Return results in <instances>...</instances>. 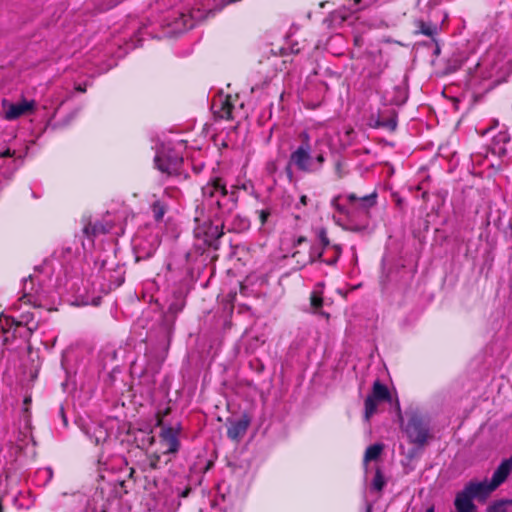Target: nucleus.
I'll use <instances>...</instances> for the list:
<instances>
[{
	"label": "nucleus",
	"mask_w": 512,
	"mask_h": 512,
	"mask_svg": "<svg viewBox=\"0 0 512 512\" xmlns=\"http://www.w3.org/2000/svg\"><path fill=\"white\" fill-rule=\"evenodd\" d=\"M297 145L290 153V164L294 168L305 174H316L322 171L326 162L325 152L314 150L312 137L307 130L301 131L297 135Z\"/></svg>",
	"instance_id": "obj_1"
},
{
	"label": "nucleus",
	"mask_w": 512,
	"mask_h": 512,
	"mask_svg": "<svg viewBox=\"0 0 512 512\" xmlns=\"http://www.w3.org/2000/svg\"><path fill=\"white\" fill-rule=\"evenodd\" d=\"M377 192L364 196H358L356 193L346 195L347 205L334 204L336 210L347 217L350 226L347 228L351 232H361L368 226L370 208L376 205Z\"/></svg>",
	"instance_id": "obj_2"
},
{
	"label": "nucleus",
	"mask_w": 512,
	"mask_h": 512,
	"mask_svg": "<svg viewBox=\"0 0 512 512\" xmlns=\"http://www.w3.org/2000/svg\"><path fill=\"white\" fill-rule=\"evenodd\" d=\"M155 167L168 177H173L179 181L189 178V174L184 171V159L178 153L168 150L156 154L154 158Z\"/></svg>",
	"instance_id": "obj_3"
},
{
	"label": "nucleus",
	"mask_w": 512,
	"mask_h": 512,
	"mask_svg": "<svg viewBox=\"0 0 512 512\" xmlns=\"http://www.w3.org/2000/svg\"><path fill=\"white\" fill-rule=\"evenodd\" d=\"M196 226L194 235L196 238L203 239L204 243L213 250L220 249V239L224 235L225 223L213 224L210 220L201 223L199 217L194 219Z\"/></svg>",
	"instance_id": "obj_4"
},
{
	"label": "nucleus",
	"mask_w": 512,
	"mask_h": 512,
	"mask_svg": "<svg viewBox=\"0 0 512 512\" xmlns=\"http://www.w3.org/2000/svg\"><path fill=\"white\" fill-rule=\"evenodd\" d=\"M182 425L176 422L173 426H163L159 432V444L162 448L163 456H175L181 447L180 434Z\"/></svg>",
	"instance_id": "obj_5"
},
{
	"label": "nucleus",
	"mask_w": 512,
	"mask_h": 512,
	"mask_svg": "<svg viewBox=\"0 0 512 512\" xmlns=\"http://www.w3.org/2000/svg\"><path fill=\"white\" fill-rule=\"evenodd\" d=\"M409 441L419 448H423L430 437L429 428L423 417L417 413L410 415L405 427Z\"/></svg>",
	"instance_id": "obj_6"
},
{
	"label": "nucleus",
	"mask_w": 512,
	"mask_h": 512,
	"mask_svg": "<svg viewBox=\"0 0 512 512\" xmlns=\"http://www.w3.org/2000/svg\"><path fill=\"white\" fill-rule=\"evenodd\" d=\"M391 401V394L386 385L376 380L372 387V393L369 394L364 402L365 417L369 419L377 410L378 402Z\"/></svg>",
	"instance_id": "obj_7"
},
{
	"label": "nucleus",
	"mask_w": 512,
	"mask_h": 512,
	"mask_svg": "<svg viewBox=\"0 0 512 512\" xmlns=\"http://www.w3.org/2000/svg\"><path fill=\"white\" fill-rule=\"evenodd\" d=\"M238 99V96L219 95L212 101V110L214 116L218 119L232 120V111L234 109V102Z\"/></svg>",
	"instance_id": "obj_8"
},
{
	"label": "nucleus",
	"mask_w": 512,
	"mask_h": 512,
	"mask_svg": "<svg viewBox=\"0 0 512 512\" xmlns=\"http://www.w3.org/2000/svg\"><path fill=\"white\" fill-rule=\"evenodd\" d=\"M2 107L4 109V118L12 121L32 112L34 110V101L23 100L20 103H10L7 99H3Z\"/></svg>",
	"instance_id": "obj_9"
},
{
	"label": "nucleus",
	"mask_w": 512,
	"mask_h": 512,
	"mask_svg": "<svg viewBox=\"0 0 512 512\" xmlns=\"http://www.w3.org/2000/svg\"><path fill=\"white\" fill-rule=\"evenodd\" d=\"M226 183L220 177L211 179L202 187V195L207 200L216 199V204L220 207V197L227 195Z\"/></svg>",
	"instance_id": "obj_10"
},
{
	"label": "nucleus",
	"mask_w": 512,
	"mask_h": 512,
	"mask_svg": "<svg viewBox=\"0 0 512 512\" xmlns=\"http://www.w3.org/2000/svg\"><path fill=\"white\" fill-rule=\"evenodd\" d=\"M114 227L113 222L108 220L91 222L87 220L84 223L83 233L84 235L93 240L95 237L109 233Z\"/></svg>",
	"instance_id": "obj_11"
},
{
	"label": "nucleus",
	"mask_w": 512,
	"mask_h": 512,
	"mask_svg": "<svg viewBox=\"0 0 512 512\" xmlns=\"http://www.w3.org/2000/svg\"><path fill=\"white\" fill-rule=\"evenodd\" d=\"M464 489L468 492L473 498L477 499H485L489 496L496 488L492 486L491 482L482 481V482H469Z\"/></svg>",
	"instance_id": "obj_12"
},
{
	"label": "nucleus",
	"mask_w": 512,
	"mask_h": 512,
	"mask_svg": "<svg viewBox=\"0 0 512 512\" xmlns=\"http://www.w3.org/2000/svg\"><path fill=\"white\" fill-rule=\"evenodd\" d=\"M473 497L466 492V489L461 490L456 494L454 506L457 512H476V505L473 503Z\"/></svg>",
	"instance_id": "obj_13"
},
{
	"label": "nucleus",
	"mask_w": 512,
	"mask_h": 512,
	"mask_svg": "<svg viewBox=\"0 0 512 512\" xmlns=\"http://www.w3.org/2000/svg\"><path fill=\"white\" fill-rule=\"evenodd\" d=\"M512 471V460H503L497 469L494 471L491 483L495 488L499 487L509 476Z\"/></svg>",
	"instance_id": "obj_14"
},
{
	"label": "nucleus",
	"mask_w": 512,
	"mask_h": 512,
	"mask_svg": "<svg viewBox=\"0 0 512 512\" xmlns=\"http://www.w3.org/2000/svg\"><path fill=\"white\" fill-rule=\"evenodd\" d=\"M249 426V420L246 418L232 422L227 428V436L233 441H239L245 434Z\"/></svg>",
	"instance_id": "obj_15"
},
{
	"label": "nucleus",
	"mask_w": 512,
	"mask_h": 512,
	"mask_svg": "<svg viewBox=\"0 0 512 512\" xmlns=\"http://www.w3.org/2000/svg\"><path fill=\"white\" fill-rule=\"evenodd\" d=\"M161 456H163L162 453L160 454L157 452H152V453L146 454L145 460L139 462V464H138L139 469L143 473H148V472H151L154 470L161 469L162 468Z\"/></svg>",
	"instance_id": "obj_16"
},
{
	"label": "nucleus",
	"mask_w": 512,
	"mask_h": 512,
	"mask_svg": "<svg viewBox=\"0 0 512 512\" xmlns=\"http://www.w3.org/2000/svg\"><path fill=\"white\" fill-rule=\"evenodd\" d=\"M250 226V222L246 217L235 215L232 222L227 227L228 232L240 233L247 230Z\"/></svg>",
	"instance_id": "obj_17"
},
{
	"label": "nucleus",
	"mask_w": 512,
	"mask_h": 512,
	"mask_svg": "<svg viewBox=\"0 0 512 512\" xmlns=\"http://www.w3.org/2000/svg\"><path fill=\"white\" fill-rule=\"evenodd\" d=\"M310 306L314 313H318V314L326 317L327 319L329 318V314L321 310L323 307V297H322L321 293L316 292V291L311 292Z\"/></svg>",
	"instance_id": "obj_18"
},
{
	"label": "nucleus",
	"mask_w": 512,
	"mask_h": 512,
	"mask_svg": "<svg viewBox=\"0 0 512 512\" xmlns=\"http://www.w3.org/2000/svg\"><path fill=\"white\" fill-rule=\"evenodd\" d=\"M415 25L418 28V30L415 32L416 34H423L432 39L437 34V26L435 24L426 23L423 20H417L415 21Z\"/></svg>",
	"instance_id": "obj_19"
},
{
	"label": "nucleus",
	"mask_w": 512,
	"mask_h": 512,
	"mask_svg": "<svg viewBox=\"0 0 512 512\" xmlns=\"http://www.w3.org/2000/svg\"><path fill=\"white\" fill-rule=\"evenodd\" d=\"M168 210V205L166 202L162 200H156L151 204V211L153 214V218L156 222H160L163 220L164 215Z\"/></svg>",
	"instance_id": "obj_20"
},
{
	"label": "nucleus",
	"mask_w": 512,
	"mask_h": 512,
	"mask_svg": "<svg viewBox=\"0 0 512 512\" xmlns=\"http://www.w3.org/2000/svg\"><path fill=\"white\" fill-rule=\"evenodd\" d=\"M382 451H383L382 444L377 443V444L370 445L365 451L364 461L370 462V461L377 460L379 458V456L381 455Z\"/></svg>",
	"instance_id": "obj_21"
},
{
	"label": "nucleus",
	"mask_w": 512,
	"mask_h": 512,
	"mask_svg": "<svg viewBox=\"0 0 512 512\" xmlns=\"http://www.w3.org/2000/svg\"><path fill=\"white\" fill-rule=\"evenodd\" d=\"M325 252H327V250H323V249L316 250L314 247H311L308 259L302 261L301 267H305L307 264H312V263H314L316 261L323 262V260L325 259L324 258Z\"/></svg>",
	"instance_id": "obj_22"
},
{
	"label": "nucleus",
	"mask_w": 512,
	"mask_h": 512,
	"mask_svg": "<svg viewBox=\"0 0 512 512\" xmlns=\"http://www.w3.org/2000/svg\"><path fill=\"white\" fill-rule=\"evenodd\" d=\"M171 413V407L167 405L165 408L161 409L159 408L156 411L155 418H156V427L162 428L163 426H173V424H167L165 423V417L168 416Z\"/></svg>",
	"instance_id": "obj_23"
},
{
	"label": "nucleus",
	"mask_w": 512,
	"mask_h": 512,
	"mask_svg": "<svg viewBox=\"0 0 512 512\" xmlns=\"http://www.w3.org/2000/svg\"><path fill=\"white\" fill-rule=\"evenodd\" d=\"M17 325L26 326L30 334L38 328V324L33 321V315L31 314H22Z\"/></svg>",
	"instance_id": "obj_24"
},
{
	"label": "nucleus",
	"mask_w": 512,
	"mask_h": 512,
	"mask_svg": "<svg viewBox=\"0 0 512 512\" xmlns=\"http://www.w3.org/2000/svg\"><path fill=\"white\" fill-rule=\"evenodd\" d=\"M385 484H386V481H385L382 471L379 468L376 469L375 475H374V478L372 481V488L377 492H381L383 490Z\"/></svg>",
	"instance_id": "obj_25"
},
{
	"label": "nucleus",
	"mask_w": 512,
	"mask_h": 512,
	"mask_svg": "<svg viewBox=\"0 0 512 512\" xmlns=\"http://www.w3.org/2000/svg\"><path fill=\"white\" fill-rule=\"evenodd\" d=\"M330 250H332V255H330V257H328V258H325L323 260V263H325L329 266H333L338 262V260L341 256V253H342V249L339 245L334 244L331 246Z\"/></svg>",
	"instance_id": "obj_26"
},
{
	"label": "nucleus",
	"mask_w": 512,
	"mask_h": 512,
	"mask_svg": "<svg viewBox=\"0 0 512 512\" xmlns=\"http://www.w3.org/2000/svg\"><path fill=\"white\" fill-rule=\"evenodd\" d=\"M378 127H385L390 131H394L397 127V115L393 113V115L387 119H379L377 121Z\"/></svg>",
	"instance_id": "obj_27"
},
{
	"label": "nucleus",
	"mask_w": 512,
	"mask_h": 512,
	"mask_svg": "<svg viewBox=\"0 0 512 512\" xmlns=\"http://www.w3.org/2000/svg\"><path fill=\"white\" fill-rule=\"evenodd\" d=\"M334 171L337 179H343L348 174L345 162L342 160H337L334 163Z\"/></svg>",
	"instance_id": "obj_28"
},
{
	"label": "nucleus",
	"mask_w": 512,
	"mask_h": 512,
	"mask_svg": "<svg viewBox=\"0 0 512 512\" xmlns=\"http://www.w3.org/2000/svg\"><path fill=\"white\" fill-rule=\"evenodd\" d=\"M318 238L321 242V249L329 251L331 249L330 240L327 236V232L324 228L320 229L318 232Z\"/></svg>",
	"instance_id": "obj_29"
},
{
	"label": "nucleus",
	"mask_w": 512,
	"mask_h": 512,
	"mask_svg": "<svg viewBox=\"0 0 512 512\" xmlns=\"http://www.w3.org/2000/svg\"><path fill=\"white\" fill-rule=\"evenodd\" d=\"M506 504V501H495L492 504H490L486 511L487 512H506L504 506Z\"/></svg>",
	"instance_id": "obj_30"
},
{
	"label": "nucleus",
	"mask_w": 512,
	"mask_h": 512,
	"mask_svg": "<svg viewBox=\"0 0 512 512\" xmlns=\"http://www.w3.org/2000/svg\"><path fill=\"white\" fill-rule=\"evenodd\" d=\"M30 281L32 283L33 281V278L32 276L30 275L27 279H25V283H24V293L21 297V300H23L24 302L26 303H31L32 302V294L30 292L27 291V281Z\"/></svg>",
	"instance_id": "obj_31"
},
{
	"label": "nucleus",
	"mask_w": 512,
	"mask_h": 512,
	"mask_svg": "<svg viewBox=\"0 0 512 512\" xmlns=\"http://www.w3.org/2000/svg\"><path fill=\"white\" fill-rule=\"evenodd\" d=\"M182 308V304L174 302L169 305L167 313L171 314L173 317H176V315L182 310Z\"/></svg>",
	"instance_id": "obj_32"
},
{
	"label": "nucleus",
	"mask_w": 512,
	"mask_h": 512,
	"mask_svg": "<svg viewBox=\"0 0 512 512\" xmlns=\"http://www.w3.org/2000/svg\"><path fill=\"white\" fill-rule=\"evenodd\" d=\"M258 214H259V221H260L261 225H264L270 216V210L262 209V210L258 211Z\"/></svg>",
	"instance_id": "obj_33"
},
{
	"label": "nucleus",
	"mask_w": 512,
	"mask_h": 512,
	"mask_svg": "<svg viewBox=\"0 0 512 512\" xmlns=\"http://www.w3.org/2000/svg\"><path fill=\"white\" fill-rule=\"evenodd\" d=\"M265 169L269 175H273L278 169L277 163L275 161H269L266 163Z\"/></svg>",
	"instance_id": "obj_34"
},
{
	"label": "nucleus",
	"mask_w": 512,
	"mask_h": 512,
	"mask_svg": "<svg viewBox=\"0 0 512 512\" xmlns=\"http://www.w3.org/2000/svg\"><path fill=\"white\" fill-rule=\"evenodd\" d=\"M117 484H118V486L121 489V491L118 492L120 496L128 493L129 487L127 485V481L126 480H119V481H117Z\"/></svg>",
	"instance_id": "obj_35"
},
{
	"label": "nucleus",
	"mask_w": 512,
	"mask_h": 512,
	"mask_svg": "<svg viewBox=\"0 0 512 512\" xmlns=\"http://www.w3.org/2000/svg\"><path fill=\"white\" fill-rule=\"evenodd\" d=\"M294 167V164H290V159L288 160V163L285 167V172H286V175L289 179V181H293V178H294V173H293V170L292 168Z\"/></svg>",
	"instance_id": "obj_36"
},
{
	"label": "nucleus",
	"mask_w": 512,
	"mask_h": 512,
	"mask_svg": "<svg viewBox=\"0 0 512 512\" xmlns=\"http://www.w3.org/2000/svg\"><path fill=\"white\" fill-rule=\"evenodd\" d=\"M18 321H19V319H15L13 317H10V318L7 319V324L10 325V328H12V327H15V328L21 327L22 325H17Z\"/></svg>",
	"instance_id": "obj_37"
},
{
	"label": "nucleus",
	"mask_w": 512,
	"mask_h": 512,
	"mask_svg": "<svg viewBox=\"0 0 512 512\" xmlns=\"http://www.w3.org/2000/svg\"><path fill=\"white\" fill-rule=\"evenodd\" d=\"M15 154V151H12L10 149H6L5 151L0 153L1 158H7V157H13Z\"/></svg>",
	"instance_id": "obj_38"
},
{
	"label": "nucleus",
	"mask_w": 512,
	"mask_h": 512,
	"mask_svg": "<svg viewBox=\"0 0 512 512\" xmlns=\"http://www.w3.org/2000/svg\"><path fill=\"white\" fill-rule=\"evenodd\" d=\"M75 90L79 93H85L86 92V85L85 84H78L75 86Z\"/></svg>",
	"instance_id": "obj_39"
},
{
	"label": "nucleus",
	"mask_w": 512,
	"mask_h": 512,
	"mask_svg": "<svg viewBox=\"0 0 512 512\" xmlns=\"http://www.w3.org/2000/svg\"><path fill=\"white\" fill-rule=\"evenodd\" d=\"M306 241H307V238L305 236H299L295 241V245H301L302 243H304Z\"/></svg>",
	"instance_id": "obj_40"
},
{
	"label": "nucleus",
	"mask_w": 512,
	"mask_h": 512,
	"mask_svg": "<svg viewBox=\"0 0 512 512\" xmlns=\"http://www.w3.org/2000/svg\"><path fill=\"white\" fill-rule=\"evenodd\" d=\"M292 257L294 259H296V262L297 263H300V259H301V252L300 251H295L293 254H292Z\"/></svg>",
	"instance_id": "obj_41"
},
{
	"label": "nucleus",
	"mask_w": 512,
	"mask_h": 512,
	"mask_svg": "<svg viewBox=\"0 0 512 512\" xmlns=\"http://www.w3.org/2000/svg\"><path fill=\"white\" fill-rule=\"evenodd\" d=\"M23 403L26 406L25 410H27L28 405L31 403V397L30 396L25 397Z\"/></svg>",
	"instance_id": "obj_42"
},
{
	"label": "nucleus",
	"mask_w": 512,
	"mask_h": 512,
	"mask_svg": "<svg viewBox=\"0 0 512 512\" xmlns=\"http://www.w3.org/2000/svg\"><path fill=\"white\" fill-rule=\"evenodd\" d=\"M307 201H308V197H307L306 195H302V196L300 197V203H301L302 205H304V206H305V205H307Z\"/></svg>",
	"instance_id": "obj_43"
},
{
	"label": "nucleus",
	"mask_w": 512,
	"mask_h": 512,
	"mask_svg": "<svg viewBox=\"0 0 512 512\" xmlns=\"http://www.w3.org/2000/svg\"><path fill=\"white\" fill-rule=\"evenodd\" d=\"M134 474H135V469H134L133 467H131V468L129 469L128 478H129V479H133Z\"/></svg>",
	"instance_id": "obj_44"
},
{
	"label": "nucleus",
	"mask_w": 512,
	"mask_h": 512,
	"mask_svg": "<svg viewBox=\"0 0 512 512\" xmlns=\"http://www.w3.org/2000/svg\"><path fill=\"white\" fill-rule=\"evenodd\" d=\"M189 493H190V488H187V489H185V490L181 493V496H182V497H187Z\"/></svg>",
	"instance_id": "obj_45"
},
{
	"label": "nucleus",
	"mask_w": 512,
	"mask_h": 512,
	"mask_svg": "<svg viewBox=\"0 0 512 512\" xmlns=\"http://www.w3.org/2000/svg\"><path fill=\"white\" fill-rule=\"evenodd\" d=\"M365 512H372V505L371 504H367Z\"/></svg>",
	"instance_id": "obj_46"
},
{
	"label": "nucleus",
	"mask_w": 512,
	"mask_h": 512,
	"mask_svg": "<svg viewBox=\"0 0 512 512\" xmlns=\"http://www.w3.org/2000/svg\"><path fill=\"white\" fill-rule=\"evenodd\" d=\"M426 512H435L434 506H430Z\"/></svg>",
	"instance_id": "obj_47"
},
{
	"label": "nucleus",
	"mask_w": 512,
	"mask_h": 512,
	"mask_svg": "<svg viewBox=\"0 0 512 512\" xmlns=\"http://www.w3.org/2000/svg\"><path fill=\"white\" fill-rule=\"evenodd\" d=\"M142 259H143L142 257H140V256H136V258H135V262H139V261H140V260H142Z\"/></svg>",
	"instance_id": "obj_48"
},
{
	"label": "nucleus",
	"mask_w": 512,
	"mask_h": 512,
	"mask_svg": "<svg viewBox=\"0 0 512 512\" xmlns=\"http://www.w3.org/2000/svg\"><path fill=\"white\" fill-rule=\"evenodd\" d=\"M397 409H398L399 415L401 416L400 404H399V402H398V401H397Z\"/></svg>",
	"instance_id": "obj_49"
},
{
	"label": "nucleus",
	"mask_w": 512,
	"mask_h": 512,
	"mask_svg": "<svg viewBox=\"0 0 512 512\" xmlns=\"http://www.w3.org/2000/svg\"><path fill=\"white\" fill-rule=\"evenodd\" d=\"M259 372H262L264 370V366L261 365V367H258Z\"/></svg>",
	"instance_id": "obj_50"
},
{
	"label": "nucleus",
	"mask_w": 512,
	"mask_h": 512,
	"mask_svg": "<svg viewBox=\"0 0 512 512\" xmlns=\"http://www.w3.org/2000/svg\"><path fill=\"white\" fill-rule=\"evenodd\" d=\"M259 372H262L264 370V366L261 365V367H258Z\"/></svg>",
	"instance_id": "obj_51"
},
{
	"label": "nucleus",
	"mask_w": 512,
	"mask_h": 512,
	"mask_svg": "<svg viewBox=\"0 0 512 512\" xmlns=\"http://www.w3.org/2000/svg\"><path fill=\"white\" fill-rule=\"evenodd\" d=\"M170 461H171V458H168L167 460H165L164 465H167Z\"/></svg>",
	"instance_id": "obj_52"
},
{
	"label": "nucleus",
	"mask_w": 512,
	"mask_h": 512,
	"mask_svg": "<svg viewBox=\"0 0 512 512\" xmlns=\"http://www.w3.org/2000/svg\"><path fill=\"white\" fill-rule=\"evenodd\" d=\"M355 4H359L361 0H354Z\"/></svg>",
	"instance_id": "obj_53"
},
{
	"label": "nucleus",
	"mask_w": 512,
	"mask_h": 512,
	"mask_svg": "<svg viewBox=\"0 0 512 512\" xmlns=\"http://www.w3.org/2000/svg\"><path fill=\"white\" fill-rule=\"evenodd\" d=\"M397 203H398V205H401L402 201L399 199V200L397 201Z\"/></svg>",
	"instance_id": "obj_54"
},
{
	"label": "nucleus",
	"mask_w": 512,
	"mask_h": 512,
	"mask_svg": "<svg viewBox=\"0 0 512 512\" xmlns=\"http://www.w3.org/2000/svg\"><path fill=\"white\" fill-rule=\"evenodd\" d=\"M509 460H512V455L508 458Z\"/></svg>",
	"instance_id": "obj_55"
}]
</instances>
